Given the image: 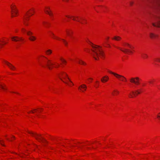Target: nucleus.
<instances>
[{
	"mask_svg": "<svg viewBox=\"0 0 160 160\" xmlns=\"http://www.w3.org/2000/svg\"><path fill=\"white\" fill-rule=\"evenodd\" d=\"M109 79V78L108 76H105L103 77L101 79V81L102 82H107Z\"/></svg>",
	"mask_w": 160,
	"mask_h": 160,
	"instance_id": "nucleus-14",
	"label": "nucleus"
},
{
	"mask_svg": "<svg viewBox=\"0 0 160 160\" xmlns=\"http://www.w3.org/2000/svg\"><path fill=\"white\" fill-rule=\"evenodd\" d=\"M2 42H3V41H2Z\"/></svg>",
	"mask_w": 160,
	"mask_h": 160,
	"instance_id": "nucleus-51",
	"label": "nucleus"
},
{
	"mask_svg": "<svg viewBox=\"0 0 160 160\" xmlns=\"http://www.w3.org/2000/svg\"><path fill=\"white\" fill-rule=\"evenodd\" d=\"M43 24H47V22H43Z\"/></svg>",
	"mask_w": 160,
	"mask_h": 160,
	"instance_id": "nucleus-40",
	"label": "nucleus"
},
{
	"mask_svg": "<svg viewBox=\"0 0 160 160\" xmlns=\"http://www.w3.org/2000/svg\"><path fill=\"white\" fill-rule=\"evenodd\" d=\"M5 63L8 67L12 70H14L15 69V67L9 62L5 61Z\"/></svg>",
	"mask_w": 160,
	"mask_h": 160,
	"instance_id": "nucleus-10",
	"label": "nucleus"
},
{
	"mask_svg": "<svg viewBox=\"0 0 160 160\" xmlns=\"http://www.w3.org/2000/svg\"><path fill=\"white\" fill-rule=\"evenodd\" d=\"M52 51L50 49H48L46 51V54L48 55H49L52 53Z\"/></svg>",
	"mask_w": 160,
	"mask_h": 160,
	"instance_id": "nucleus-18",
	"label": "nucleus"
},
{
	"mask_svg": "<svg viewBox=\"0 0 160 160\" xmlns=\"http://www.w3.org/2000/svg\"><path fill=\"white\" fill-rule=\"evenodd\" d=\"M108 45L109 47H110V46L109 44H108Z\"/></svg>",
	"mask_w": 160,
	"mask_h": 160,
	"instance_id": "nucleus-45",
	"label": "nucleus"
},
{
	"mask_svg": "<svg viewBox=\"0 0 160 160\" xmlns=\"http://www.w3.org/2000/svg\"><path fill=\"white\" fill-rule=\"evenodd\" d=\"M130 4L131 5H132V4H133V2H131L130 3Z\"/></svg>",
	"mask_w": 160,
	"mask_h": 160,
	"instance_id": "nucleus-37",
	"label": "nucleus"
},
{
	"mask_svg": "<svg viewBox=\"0 0 160 160\" xmlns=\"http://www.w3.org/2000/svg\"><path fill=\"white\" fill-rule=\"evenodd\" d=\"M11 39L12 41L17 42L19 40H22L23 39L21 38H19L17 36L13 37L11 38Z\"/></svg>",
	"mask_w": 160,
	"mask_h": 160,
	"instance_id": "nucleus-12",
	"label": "nucleus"
},
{
	"mask_svg": "<svg viewBox=\"0 0 160 160\" xmlns=\"http://www.w3.org/2000/svg\"><path fill=\"white\" fill-rule=\"evenodd\" d=\"M125 44L126 45H127L130 48H131V46L130 45L128 44V43H126Z\"/></svg>",
	"mask_w": 160,
	"mask_h": 160,
	"instance_id": "nucleus-34",
	"label": "nucleus"
},
{
	"mask_svg": "<svg viewBox=\"0 0 160 160\" xmlns=\"http://www.w3.org/2000/svg\"><path fill=\"white\" fill-rule=\"evenodd\" d=\"M13 138H15V137H14V136H13Z\"/></svg>",
	"mask_w": 160,
	"mask_h": 160,
	"instance_id": "nucleus-49",
	"label": "nucleus"
},
{
	"mask_svg": "<svg viewBox=\"0 0 160 160\" xmlns=\"http://www.w3.org/2000/svg\"><path fill=\"white\" fill-rule=\"evenodd\" d=\"M109 37H108L107 38V39H109Z\"/></svg>",
	"mask_w": 160,
	"mask_h": 160,
	"instance_id": "nucleus-44",
	"label": "nucleus"
},
{
	"mask_svg": "<svg viewBox=\"0 0 160 160\" xmlns=\"http://www.w3.org/2000/svg\"><path fill=\"white\" fill-rule=\"evenodd\" d=\"M81 23H82V24H83V23L82 22H81Z\"/></svg>",
	"mask_w": 160,
	"mask_h": 160,
	"instance_id": "nucleus-50",
	"label": "nucleus"
},
{
	"mask_svg": "<svg viewBox=\"0 0 160 160\" xmlns=\"http://www.w3.org/2000/svg\"><path fill=\"white\" fill-rule=\"evenodd\" d=\"M130 95L131 96V98H133V96L131 94H130Z\"/></svg>",
	"mask_w": 160,
	"mask_h": 160,
	"instance_id": "nucleus-35",
	"label": "nucleus"
},
{
	"mask_svg": "<svg viewBox=\"0 0 160 160\" xmlns=\"http://www.w3.org/2000/svg\"><path fill=\"white\" fill-rule=\"evenodd\" d=\"M121 38L119 36H115L112 39L117 41H119L120 40Z\"/></svg>",
	"mask_w": 160,
	"mask_h": 160,
	"instance_id": "nucleus-21",
	"label": "nucleus"
},
{
	"mask_svg": "<svg viewBox=\"0 0 160 160\" xmlns=\"http://www.w3.org/2000/svg\"><path fill=\"white\" fill-rule=\"evenodd\" d=\"M72 17L73 18V19H72V20H74V21H77L78 22H80L78 20V19H76L75 18H77L78 19V17Z\"/></svg>",
	"mask_w": 160,
	"mask_h": 160,
	"instance_id": "nucleus-26",
	"label": "nucleus"
},
{
	"mask_svg": "<svg viewBox=\"0 0 160 160\" xmlns=\"http://www.w3.org/2000/svg\"><path fill=\"white\" fill-rule=\"evenodd\" d=\"M154 61L155 62H160V58H157L154 59Z\"/></svg>",
	"mask_w": 160,
	"mask_h": 160,
	"instance_id": "nucleus-29",
	"label": "nucleus"
},
{
	"mask_svg": "<svg viewBox=\"0 0 160 160\" xmlns=\"http://www.w3.org/2000/svg\"><path fill=\"white\" fill-rule=\"evenodd\" d=\"M6 44V43H4V44H2L0 42V48H1L2 47V46L4 44Z\"/></svg>",
	"mask_w": 160,
	"mask_h": 160,
	"instance_id": "nucleus-33",
	"label": "nucleus"
},
{
	"mask_svg": "<svg viewBox=\"0 0 160 160\" xmlns=\"http://www.w3.org/2000/svg\"><path fill=\"white\" fill-rule=\"evenodd\" d=\"M67 33L68 36L72 37V32L67 31Z\"/></svg>",
	"mask_w": 160,
	"mask_h": 160,
	"instance_id": "nucleus-22",
	"label": "nucleus"
},
{
	"mask_svg": "<svg viewBox=\"0 0 160 160\" xmlns=\"http://www.w3.org/2000/svg\"><path fill=\"white\" fill-rule=\"evenodd\" d=\"M32 112V113H34V112H33V111H31V112Z\"/></svg>",
	"mask_w": 160,
	"mask_h": 160,
	"instance_id": "nucleus-46",
	"label": "nucleus"
},
{
	"mask_svg": "<svg viewBox=\"0 0 160 160\" xmlns=\"http://www.w3.org/2000/svg\"><path fill=\"white\" fill-rule=\"evenodd\" d=\"M28 19L27 17H26L24 18L23 20V23L25 25L27 26L28 25L27 22L28 21Z\"/></svg>",
	"mask_w": 160,
	"mask_h": 160,
	"instance_id": "nucleus-13",
	"label": "nucleus"
},
{
	"mask_svg": "<svg viewBox=\"0 0 160 160\" xmlns=\"http://www.w3.org/2000/svg\"><path fill=\"white\" fill-rule=\"evenodd\" d=\"M149 82L150 83H151L152 82V81H150Z\"/></svg>",
	"mask_w": 160,
	"mask_h": 160,
	"instance_id": "nucleus-39",
	"label": "nucleus"
},
{
	"mask_svg": "<svg viewBox=\"0 0 160 160\" xmlns=\"http://www.w3.org/2000/svg\"><path fill=\"white\" fill-rule=\"evenodd\" d=\"M118 48L120 50H121V51H122L123 52L125 53L128 54L129 53H132V51L126 48H123V49H122V48Z\"/></svg>",
	"mask_w": 160,
	"mask_h": 160,
	"instance_id": "nucleus-11",
	"label": "nucleus"
},
{
	"mask_svg": "<svg viewBox=\"0 0 160 160\" xmlns=\"http://www.w3.org/2000/svg\"><path fill=\"white\" fill-rule=\"evenodd\" d=\"M132 93L134 94V96H136V95L139 94L140 93V92L139 91L137 90L135 92L133 91L132 92Z\"/></svg>",
	"mask_w": 160,
	"mask_h": 160,
	"instance_id": "nucleus-19",
	"label": "nucleus"
},
{
	"mask_svg": "<svg viewBox=\"0 0 160 160\" xmlns=\"http://www.w3.org/2000/svg\"><path fill=\"white\" fill-rule=\"evenodd\" d=\"M21 30L23 32H27V34L28 36H29V39L30 41H33L36 39V37L32 35V33L31 31H27L24 28H22L21 29Z\"/></svg>",
	"mask_w": 160,
	"mask_h": 160,
	"instance_id": "nucleus-3",
	"label": "nucleus"
},
{
	"mask_svg": "<svg viewBox=\"0 0 160 160\" xmlns=\"http://www.w3.org/2000/svg\"><path fill=\"white\" fill-rule=\"evenodd\" d=\"M66 16V17H67V18H70V17L69 16H67H67Z\"/></svg>",
	"mask_w": 160,
	"mask_h": 160,
	"instance_id": "nucleus-38",
	"label": "nucleus"
},
{
	"mask_svg": "<svg viewBox=\"0 0 160 160\" xmlns=\"http://www.w3.org/2000/svg\"><path fill=\"white\" fill-rule=\"evenodd\" d=\"M63 42L64 43L66 46H67L68 45V42H67V41L64 39H62Z\"/></svg>",
	"mask_w": 160,
	"mask_h": 160,
	"instance_id": "nucleus-27",
	"label": "nucleus"
},
{
	"mask_svg": "<svg viewBox=\"0 0 160 160\" xmlns=\"http://www.w3.org/2000/svg\"><path fill=\"white\" fill-rule=\"evenodd\" d=\"M89 79L92 80V78H89Z\"/></svg>",
	"mask_w": 160,
	"mask_h": 160,
	"instance_id": "nucleus-47",
	"label": "nucleus"
},
{
	"mask_svg": "<svg viewBox=\"0 0 160 160\" xmlns=\"http://www.w3.org/2000/svg\"><path fill=\"white\" fill-rule=\"evenodd\" d=\"M61 61L63 63H67V62L64 59H62V58H61Z\"/></svg>",
	"mask_w": 160,
	"mask_h": 160,
	"instance_id": "nucleus-30",
	"label": "nucleus"
},
{
	"mask_svg": "<svg viewBox=\"0 0 160 160\" xmlns=\"http://www.w3.org/2000/svg\"><path fill=\"white\" fill-rule=\"evenodd\" d=\"M87 86L86 85L83 84L78 87V88L82 92H84L86 90Z\"/></svg>",
	"mask_w": 160,
	"mask_h": 160,
	"instance_id": "nucleus-9",
	"label": "nucleus"
},
{
	"mask_svg": "<svg viewBox=\"0 0 160 160\" xmlns=\"http://www.w3.org/2000/svg\"><path fill=\"white\" fill-rule=\"evenodd\" d=\"M89 44L92 47L91 51L92 52L91 53L92 56L96 60L99 59V57H102L104 56L103 52L102 50V47L99 46H94L90 42Z\"/></svg>",
	"mask_w": 160,
	"mask_h": 160,
	"instance_id": "nucleus-1",
	"label": "nucleus"
},
{
	"mask_svg": "<svg viewBox=\"0 0 160 160\" xmlns=\"http://www.w3.org/2000/svg\"><path fill=\"white\" fill-rule=\"evenodd\" d=\"M119 92L116 90H115L113 91V93H112V95H117L119 93Z\"/></svg>",
	"mask_w": 160,
	"mask_h": 160,
	"instance_id": "nucleus-20",
	"label": "nucleus"
},
{
	"mask_svg": "<svg viewBox=\"0 0 160 160\" xmlns=\"http://www.w3.org/2000/svg\"><path fill=\"white\" fill-rule=\"evenodd\" d=\"M2 141V142H3V140L1 141Z\"/></svg>",
	"mask_w": 160,
	"mask_h": 160,
	"instance_id": "nucleus-53",
	"label": "nucleus"
},
{
	"mask_svg": "<svg viewBox=\"0 0 160 160\" xmlns=\"http://www.w3.org/2000/svg\"><path fill=\"white\" fill-rule=\"evenodd\" d=\"M26 16H28V14H27V13L26 14Z\"/></svg>",
	"mask_w": 160,
	"mask_h": 160,
	"instance_id": "nucleus-43",
	"label": "nucleus"
},
{
	"mask_svg": "<svg viewBox=\"0 0 160 160\" xmlns=\"http://www.w3.org/2000/svg\"><path fill=\"white\" fill-rule=\"evenodd\" d=\"M47 8L49 10H50V8Z\"/></svg>",
	"mask_w": 160,
	"mask_h": 160,
	"instance_id": "nucleus-42",
	"label": "nucleus"
},
{
	"mask_svg": "<svg viewBox=\"0 0 160 160\" xmlns=\"http://www.w3.org/2000/svg\"><path fill=\"white\" fill-rule=\"evenodd\" d=\"M59 66V65H58L56 66L55 67L56 68H58Z\"/></svg>",
	"mask_w": 160,
	"mask_h": 160,
	"instance_id": "nucleus-36",
	"label": "nucleus"
},
{
	"mask_svg": "<svg viewBox=\"0 0 160 160\" xmlns=\"http://www.w3.org/2000/svg\"><path fill=\"white\" fill-rule=\"evenodd\" d=\"M15 7V6H14L13 7H11L12 8L11 13L12 17H14L16 16L18 12V10Z\"/></svg>",
	"mask_w": 160,
	"mask_h": 160,
	"instance_id": "nucleus-7",
	"label": "nucleus"
},
{
	"mask_svg": "<svg viewBox=\"0 0 160 160\" xmlns=\"http://www.w3.org/2000/svg\"><path fill=\"white\" fill-rule=\"evenodd\" d=\"M96 82H97V83H98V81H97Z\"/></svg>",
	"mask_w": 160,
	"mask_h": 160,
	"instance_id": "nucleus-48",
	"label": "nucleus"
},
{
	"mask_svg": "<svg viewBox=\"0 0 160 160\" xmlns=\"http://www.w3.org/2000/svg\"><path fill=\"white\" fill-rule=\"evenodd\" d=\"M60 79L63 82H64V83H65L66 84H67L69 85H71V84H69V83H68V82H64L63 80L62 79V78H61L60 77Z\"/></svg>",
	"mask_w": 160,
	"mask_h": 160,
	"instance_id": "nucleus-31",
	"label": "nucleus"
},
{
	"mask_svg": "<svg viewBox=\"0 0 160 160\" xmlns=\"http://www.w3.org/2000/svg\"><path fill=\"white\" fill-rule=\"evenodd\" d=\"M50 32L51 34V35H51V36L53 38H58L57 37H56L55 36L54 34V33L53 32Z\"/></svg>",
	"mask_w": 160,
	"mask_h": 160,
	"instance_id": "nucleus-25",
	"label": "nucleus"
},
{
	"mask_svg": "<svg viewBox=\"0 0 160 160\" xmlns=\"http://www.w3.org/2000/svg\"><path fill=\"white\" fill-rule=\"evenodd\" d=\"M53 64L51 62V61L49 60H48L46 62V66L49 70L52 69V67L51 66Z\"/></svg>",
	"mask_w": 160,
	"mask_h": 160,
	"instance_id": "nucleus-8",
	"label": "nucleus"
},
{
	"mask_svg": "<svg viewBox=\"0 0 160 160\" xmlns=\"http://www.w3.org/2000/svg\"><path fill=\"white\" fill-rule=\"evenodd\" d=\"M5 87V85H2V84H0V89L1 88L2 89H3V90H5L6 89L5 88H4V87Z\"/></svg>",
	"mask_w": 160,
	"mask_h": 160,
	"instance_id": "nucleus-28",
	"label": "nucleus"
},
{
	"mask_svg": "<svg viewBox=\"0 0 160 160\" xmlns=\"http://www.w3.org/2000/svg\"><path fill=\"white\" fill-rule=\"evenodd\" d=\"M150 36L151 38H155L156 35L153 33H151L150 34Z\"/></svg>",
	"mask_w": 160,
	"mask_h": 160,
	"instance_id": "nucleus-23",
	"label": "nucleus"
},
{
	"mask_svg": "<svg viewBox=\"0 0 160 160\" xmlns=\"http://www.w3.org/2000/svg\"><path fill=\"white\" fill-rule=\"evenodd\" d=\"M139 78L138 77H137L135 78H132L130 79V82L132 83L138 85L139 84Z\"/></svg>",
	"mask_w": 160,
	"mask_h": 160,
	"instance_id": "nucleus-5",
	"label": "nucleus"
},
{
	"mask_svg": "<svg viewBox=\"0 0 160 160\" xmlns=\"http://www.w3.org/2000/svg\"><path fill=\"white\" fill-rule=\"evenodd\" d=\"M108 72L114 75L117 78L119 79V80H120L122 81H127L126 79L124 76H121L119 74H118L116 73L113 72L109 70H108Z\"/></svg>",
	"mask_w": 160,
	"mask_h": 160,
	"instance_id": "nucleus-4",
	"label": "nucleus"
},
{
	"mask_svg": "<svg viewBox=\"0 0 160 160\" xmlns=\"http://www.w3.org/2000/svg\"><path fill=\"white\" fill-rule=\"evenodd\" d=\"M0 144L2 146H5L4 144L2 142L1 140H0Z\"/></svg>",
	"mask_w": 160,
	"mask_h": 160,
	"instance_id": "nucleus-32",
	"label": "nucleus"
},
{
	"mask_svg": "<svg viewBox=\"0 0 160 160\" xmlns=\"http://www.w3.org/2000/svg\"><path fill=\"white\" fill-rule=\"evenodd\" d=\"M28 132L34 137L39 142H47L45 139L41 136V135L38 134L31 131H28Z\"/></svg>",
	"mask_w": 160,
	"mask_h": 160,
	"instance_id": "nucleus-2",
	"label": "nucleus"
},
{
	"mask_svg": "<svg viewBox=\"0 0 160 160\" xmlns=\"http://www.w3.org/2000/svg\"><path fill=\"white\" fill-rule=\"evenodd\" d=\"M160 21H158L156 24L154 23H152V25L155 26V27H160Z\"/></svg>",
	"mask_w": 160,
	"mask_h": 160,
	"instance_id": "nucleus-16",
	"label": "nucleus"
},
{
	"mask_svg": "<svg viewBox=\"0 0 160 160\" xmlns=\"http://www.w3.org/2000/svg\"><path fill=\"white\" fill-rule=\"evenodd\" d=\"M78 62L79 64L82 65H86V64L83 61L81 60H79Z\"/></svg>",
	"mask_w": 160,
	"mask_h": 160,
	"instance_id": "nucleus-24",
	"label": "nucleus"
},
{
	"mask_svg": "<svg viewBox=\"0 0 160 160\" xmlns=\"http://www.w3.org/2000/svg\"><path fill=\"white\" fill-rule=\"evenodd\" d=\"M158 89L159 90H160V85L159 86V87L158 88Z\"/></svg>",
	"mask_w": 160,
	"mask_h": 160,
	"instance_id": "nucleus-41",
	"label": "nucleus"
},
{
	"mask_svg": "<svg viewBox=\"0 0 160 160\" xmlns=\"http://www.w3.org/2000/svg\"><path fill=\"white\" fill-rule=\"evenodd\" d=\"M58 77L59 78L60 77L61 78V77H62V78L64 79H65L66 78H67L69 82L71 83H72V82L70 80L69 78L68 77V75L65 72H62L59 75H58Z\"/></svg>",
	"mask_w": 160,
	"mask_h": 160,
	"instance_id": "nucleus-6",
	"label": "nucleus"
},
{
	"mask_svg": "<svg viewBox=\"0 0 160 160\" xmlns=\"http://www.w3.org/2000/svg\"><path fill=\"white\" fill-rule=\"evenodd\" d=\"M141 57L143 59H145L148 57V55L146 54L143 53L142 54Z\"/></svg>",
	"mask_w": 160,
	"mask_h": 160,
	"instance_id": "nucleus-17",
	"label": "nucleus"
},
{
	"mask_svg": "<svg viewBox=\"0 0 160 160\" xmlns=\"http://www.w3.org/2000/svg\"><path fill=\"white\" fill-rule=\"evenodd\" d=\"M2 141V142H3V140L1 141Z\"/></svg>",
	"mask_w": 160,
	"mask_h": 160,
	"instance_id": "nucleus-52",
	"label": "nucleus"
},
{
	"mask_svg": "<svg viewBox=\"0 0 160 160\" xmlns=\"http://www.w3.org/2000/svg\"><path fill=\"white\" fill-rule=\"evenodd\" d=\"M45 12L47 14L49 15L50 16H52L53 15V13L52 11L50 10L49 11L48 10H45Z\"/></svg>",
	"mask_w": 160,
	"mask_h": 160,
	"instance_id": "nucleus-15",
	"label": "nucleus"
}]
</instances>
